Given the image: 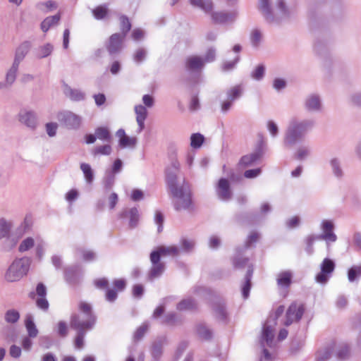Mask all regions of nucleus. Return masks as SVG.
I'll return each mask as SVG.
<instances>
[{
	"mask_svg": "<svg viewBox=\"0 0 361 361\" xmlns=\"http://www.w3.org/2000/svg\"><path fill=\"white\" fill-rule=\"evenodd\" d=\"M180 173V164L176 154L170 157V164L165 169L166 183L172 195L176 198L173 207L176 211L194 210L190 185L185 178L178 185V175Z\"/></svg>",
	"mask_w": 361,
	"mask_h": 361,
	"instance_id": "1",
	"label": "nucleus"
},
{
	"mask_svg": "<svg viewBox=\"0 0 361 361\" xmlns=\"http://www.w3.org/2000/svg\"><path fill=\"white\" fill-rule=\"evenodd\" d=\"M80 314L74 313L71 316L70 326L75 331L87 332L94 326L97 320L91 305L80 302L78 305Z\"/></svg>",
	"mask_w": 361,
	"mask_h": 361,
	"instance_id": "2",
	"label": "nucleus"
},
{
	"mask_svg": "<svg viewBox=\"0 0 361 361\" xmlns=\"http://www.w3.org/2000/svg\"><path fill=\"white\" fill-rule=\"evenodd\" d=\"M313 123L312 121L299 122L295 118L292 119L286 132L284 145L291 147L301 141L307 130L313 126Z\"/></svg>",
	"mask_w": 361,
	"mask_h": 361,
	"instance_id": "3",
	"label": "nucleus"
},
{
	"mask_svg": "<svg viewBox=\"0 0 361 361\" xmlns=\"http://www.w3.org/2000/svg\"><path fill=\"white\" fill-rule=\"evenodd\" d=\"M276 6L279 15L274 14L270 0H259L258 9L269 23H280L283 18L288 16V11L283 0H277Z\"/></svg>",
	"mask_w": 361,
	"mask_h": 361,
	"instance_id": "4",
	"label": "nucleus"
},
{
	"mask_svg": "<svg viewBox=\"0 0 361 361\" xmlns=\"http://www.w3.org/2000/svg\"><path fill=\"white\" fill-rule=\"evenodd\" d=\"M30 262V258L25 257L16 259L5 273L6 281L10 283L20 281L24 276L27 275Z\"/></svg>",
	"mask_w": 361,
	"mask_h": 361,
	"instance_id": "5",
	"label": "nucleus"
},
{
	"mask_svg": "<svg viewBox=\"0 0 361 361\" xmlns=\"http://www.w3.org/2000/svg\"><path fill=\"white\" fill-rule=\"evenodd\" d=\"M56 117L61 125L70 130H77L81 125V118L70 111L59 112Z\"/></svg>",
	"mask_w": 361,
	"mask_h": 361,
	"instance_id": "6",
	"label": "nucleus"
},
{
	"mask_svg": "<svg viewBox=\"0 0 361 361\" xmlns=\"http://www.w3.org/2000/svg\"><path fill=\"white\" fill-rule=\"evenodd\" d=\"M305 312V307L302 304L298 305L296 302H292L286 313V319L283 324L289 326L293 322H298L302 319Z\"/></svg>",
	"mask_w": 361,
	"mask_h": 361,
	"instance_id": "7",
	"label": "nucleus"
},
{
	"mask_svg": "<svg viewBox=\"0 0 361 361\" xmlns=\"http://www.w3.org/2000/svg\"><path fill=\"white\" fill-rule=\"evenodd\" d=\"M126 37L120 33L112 34L105 43V48L111 56H114L121 53L123 48V42Z\"/></svg>",
	"mask_w": 361,
	"mask_h": 361,
	"instance_id": "8",
	"label": "nucleus"
},
{
	"mask_svg": "<svg viewBox=\"0 0 361 361\" xmlns=\"http://www.w3.org/2000/svg\"><path fill=\"white\" fill-rule=\"evenodd\" d=\"M209 13L214 24L233 23L238 16V12L236 10L230 12L212 11Z\"/></svg>",
	"mask_w": 361,
	"mask_h": 361,
	"instance_id": "9",
	"label": "nucleus"
},
{
	"mask_svg": "<svg viewBox=\"0 0 361 361\" xmlns=\"http://www.w3.org/2000/svg\"><path fill=\"white\" fill-rule=\"evenodd\" d=\"M82 273V269L79 265L66 267L64 270L65 280L71 286H78L80 283Z\"/></svg>",
	"mask_w": 361,
	"mask_h": 361,
	"instance_id": "10",
	"label": "nucleus"
},
{
	"mask_svg": "<svg viewBox=\"0 0 361 361\" xmlns=\"http://www.w3.org/2000/svg\"><path fill=\"white\" fill-rule=\"evenodd\" d=\"M211 307L216 318L223 322L226 323L228 321V313L226 311V306L224 300L221 298H216L211 302Z\"/></svg>",
	"mask_w": 361,
	"mask_h": 361,
	"instance_id": "11",
	"label": "nucleus"
},
{
	"mask_svg": "<svg viewBox=\"0 0 361 361\" xmlns=\"http://www.w3.org/2000/svg\"><path fill=\"white\" fill-rule=\"evenodd\" d=\"M334 269V262L331 259L325 258L321 264V271L316 276V281L321 283H326Z\"/></svg>",
	"mask_w": 361,
	"mask_h": 361,
	"instance_id": "12",
	"label": "nucleus"
},
{
	"mask_svg": "<svg viewBox=\"0 0 361 361\" xmlns=\"http://www.w3.org/2000/svg\"><path fill=\"white\" fill-rule=\"evenodd\" d=\"M112 289H107L105 293V300L114 302L118 298L117 292H122L126 288V281L123 279H115L113 281Z\"/></svg>",
	"mask_w": 361,
	"mask_h": 361,
	"instance_id": "13",
	"label": "nucleus"
},
{
	"mask_svg": "<svg viewBox=\"0 0 361 361\" xmlns=\"http://www.w3.org/2000/svg\"><path fill=\"white\" fill-rule=\"evenodd\" d=\"M216 192L218 197L223 201H228L231 200L233 195L230 183L228 180L224 178L219 179Z\"/></svg>",
	"mask_w": 361,
	"mask_h": 361,
	"instance_id": "14",
	"label": "nucleus"
},
{
	"mask_svg": "<svg viewBox=\"0 0 361 361\" xmlns=\"http://www.w3.org/2000/svg\"><path fill=\"white\" fill-rule=\"evenodd\" d=\"M32 42L28 40L21 42L16 49L13 63L20 65L32 48Z\"/></svg>",
	"mask_w": 361,
	"mask_h": 361,
	"instance_id": "15",
	"label": "nucleus"
},
{
	"mask_svg": "<svg viewBox=\"0 0 361 361\" xmlns=\"http://www.w3.org/2000/svg\"><path fill=\"white\" fill-rule=\"evenodd\" d=\"M262 148L258 147L255 152L243 156L238 164L242 167L250 166L257 162L262 157Z\"/></svg>",
	"mask_w": 361,
	"mask_h": 361,
	"instance_id": "16",
	"label": "nucleus"
},
{
	"mask_svg": "<svg viewBox=\"0 0 361 361\" xmlns=\"http://www.w3.org/2000/svg\"><path fill=\"white\" fill-rule=\"evenodd\" d=\"M19 121L31 129L37 126V117L32 111H21L19 113Z\"/></svg>",
	"mask_w": 361,
	"mask_h": 361,
	"instance_id": "17",
	"label": "nucleus"
},
{
	"mask_svg": "<svg viewBox=\"0 0 361 361\" xmlns=\"http://www.w3.org/2000/svg\"><path fill=\"white\" fill-rule=\"evenodd\" d=\"M334 224L329 221H324L322 222L323 233L318 235V238L331 242H335L337 240L336 235L333 232Z\"/></svg>",
	"mask_w": 361,
	"mask_h": 361,
	"instance_id": "18",
	"label": "nucleus"
},
{
	"mask_svg": "<svg viewBox=\"0 0 361 361\" xmlns=\"http://www.w3.org/2000/svg\"><path fill=\"white\" fill-rule=\"evenodd\" d=\"M253 266L249 265L241 288L242 295L245 299H247L250 295V291L252 286L251 279L253 275Z\"/></svg>",
	"mask_w": 361,
	"mask_h": 361,
	"instance_id": "19",
	"label": "nucleus"
},
{
	"mask_svg": "<svg viewBox=\"0 0 361 361\" xmlns=\"http://www.w3.org/2000/svg\"><path fill=\"white\" fill-rule=\"evenodd\" d=\"M128 214L130 216L129 226L131 228H134L137 226L140 218L137 208L133 207L129 210V212L127 210L123 211L119 214V217L123 219L126 218Z\"/></svg>",
	"mask_w": 361,
	"mask_h": 361,
	"instance_id": "20",
	"label": "nucleus"
},
{
	"mask_svg": "<svg viewBox=\"0 0 361 361\" xmlns=\"http://www.w3.org/2000/svg\"><path fill=\"white\" fill-rule=\"evenodd\" d=\"M242 249H238L236 255L232 259V264L235 269H242L246 266L252 265L249 264V258L242 255Z\"/></svg>",
	"mask_w": 361,
	"mask_h": 361,
	"instance_id": "21",
	"label": "nucleus"
},
{
	"mask_svg": "<svg viewBox=\"0 0 361 361\" xmlns=\"http://www.w3.org/2000/svg\"><path fill=\"white\" fill-rule=\"evenodd\" d=\"M63 92L74 102H80L85 99V94L83 92L78 89H73L66 84L64 85Z\"/></svg>",
	"mask_w": 361,
	"mask_h": 361,
	"instance_id": "22",
	"label": "nucleus"
},
{
	"mask_svg": "<svg viewBox=\"0 0 361 361\" xmlns=\"http://www.w3.org/2000/svg\"><path fill=\"white\" fill-rule=\"evenodd\" d=\"M204 61L199 56H190L186 59L185 68L188 71H194L202 68Z\"/></svg>",
	"mask_w": 361,
	"mask_h": 361,
	"instance_id": "23",
	"label": "nucleus"
},
{
	"mask_svg": "<svg viewBox=\"0 0 361 361\" xmlns=\"http://www.w3.org/2000/svg\"><path fill=\"white\" fill-rule=\"evenodd\" d=\"M335 345V342H332L324 348L317 351L316 354V361L329 360L334 350Z\"/></svg>",
	"mask_w": 361,
	"mask_h": 361,
	"instance_id": "24",
	"label": "nucleus"
},
{
	"mask_svg": "<svg viewBox=\"0 0 361 361\" xmlns=\"http://www.w3.org/2000/svg\"><path fill=\"white\" fill-rule=\"evenodd\" d=\"M61 19V14L59 13L54 16H48L41 23L40 27L44 32H47L52 26L57 25Z\"/></svg>",
	"mask_w": 361,
	"mask_h": 361,
	"instance_id": "25",
	"label": "nucleus"
},
{
	"mask_svg": "<svg viewBox=\"0 0 361 361\" xmlns=\"http://www.w3.org/2000/svg\"><path fill=\"white\" fill-rule=\"evenodd\" d=\"M18 65H16L13 63L12 66L8 71L6 75V83L0 82V89L6 87L7 85H11L16 78L17 72L18 70Z\"/></svg>",
	"mask_w": 361,
	"mask_h": 361,
	"instance_id": "26",
	"label": "nucleus"
},
{
	"mask_svg": "<svg viewBox=\"0 0 361 361\" xmlns=\"http://www.w3.org/2000/svg\"><path fill=\"white\" fill-rule=\"evenodd\" d=\"M305 108L307 110L319 111L321 109L320 98L317 94L310 95L305 101Z\"/></svg>",
	"mask_w": 361,
	"mask_h": 361,
	"instance_id": "27",
	"label": "nucleus"
},
{
	"mask_svg": "<svg viewBox=\"0 0 361 361\" xmlns=\"http://www.w3.org/2000/svg\"><path fill=\"white\" fill-rule=\"evenodd\" d=\"M292 283V274L289 271H284L279 274L277 284L284 288H288Z\"/></svg>",
	"mask_w": 361,
	"mask_h": 361,
	"instance_id": "28",
	"label": "nucleus"
},
{
	"mask_svg": "<svg viewBox=\"0 0 361 361\" xmlns=\"http://www.w3.org/2000/svg\"><path fill=\"white\" fill-rule=\"evenodd\" d=\"M189 2L192 6L198 7L207 13L211 12L214 8L212 0H189Z\"/></svg>",
	"mask_w": 361,
	"mask_h": 361,
	"instance_id": "29",
	"label": "nucleus"
},
{
	"mask_svg": "<svg viewBox=\"0 0 361 361\" xmlns=\"http://www.w3.org/2000/svg\"><path fill=\"white\" fill-rule=\"evenodd\" d=\"M197 307L195 300L191 298L182 300L176 306V309L179 311L196 310Z\"/></svg>",
	"mask_w": 361,
	"mask_h": 361,
	"instance_id": "30",
	"label": "nucleus"
},
{
	"mask_svg": "<svg viewBox=\"0 0 361 361\" xmlns=\"http://www.w3.org/2000/svg\"><path fill=\"white\" fill-rule=\"evenodd\" d=\"M267 322L263 325L262 333V341H265L268 345L272 343L274 338V329L271 326L268 325Z\"/></svg>",
	"mask_w": 361,
	"mask_h": 361,
	"instance_id": "31",
	"label": "nucleus"
},
{
	"mask_svg": "<svg viewBox=\"0 0 361 361\" xmlns=\"http://www.w3.org/2000/svg\"><path fill=\"white\" fill-rule=\"evenodd\" d=\"M164 341V338H160L155 341L152 345L151 354L156 360H159L162 355Z\"/></svg>",
	"mask_w": 361,
	"mask_h": 361,
	"instance_id": "32",
	"label": "nucleus"
},
{
	"mask_svg": "<svg viewBox=\"0 0 361 361\" xmlns=\"http://www.w3.org/2000/svg\"><path fill=\"white\" fill-rule=\"evenodd\" d=\"M94 133L96 134L97 139L107 142H110L111 141L112 136L109 130L106 127H98L95 129Z\"/></svg>",
	"mask_w": 361,
	"mask_h": 361,
	"instance_id": "33",
	"label": "nucleus"
},
{
	"mask_svg": "<svg viewBox=\"0 0 361 361\" xmlns=\"http://www.w3.org/2000/svg\"><path fill=\"white\" fill-rule=\"evenodd\" d=\"M350 348L348 343H343L340 344L336 356L340 360H345L350 357Z\"/></svg>",
	"mask_w": 361,
	"mask_h": 361,
	"instance_id": "34",
	"label": "nucleus"
},
{
	"mask_svg": "<svg viewBox=\"0 0 361 361\" xmlns=\"http://www.w3.org/2000/svg\"><path fill=\"white\" fill-rule=\"evenodd\" d=\"M197 334L202 339L209 341L212 338V331L204 324H199L196 328Z\"/></svg>",
	"mask_w": 361,
	"mask_h": 361,
	"instance_id": "35",
	"label": "nucleus"
},
{
	"mask_svg": "<svg viewBox=\"0 0 361 361\" xmlns=\"http://www.w3.org/2000/svg\"><path fill=\"white\" fill-rule=\"evenodd\" d=\"M119 20H120V29L121 32L120 35H123L124 37H126L127 34L129 32V31L131 29V23L130 22V20L128 16L126 15H121L119 16Z\"/></svg>",
	"mask_w": 361,
	"mask_h": 361,
	"instance_id": "36",
	"label": "nucleus"
},
{
	"mask_svg": "<svg viewBox=\"0 0 361 361\" xmlns=\"http://www.w3.org/2000/svg\"><path fill=\"white\" fill-rule=\"evenodd\" d=\"M112 152V147L109 144L95 147L91 152L94 157L97 155H110Z\"/></svg>",
	"mask_w": 361,
	"mask_h": 361,
	"instance_id": "37",
	"label": "nucleus"
},
{
	"mask_svg": "<svg viewBox=\"0 0 361 361\" xmlns=\"http://www.w3.org/2000/svg\"><path fill=\"white\" fill-rule=\"evenodd\" d=\"M12 228L11 222L7 221L5 219H0V240L8 238Z\"/></svg>",
	"mask_w": 361,
	"mask_h": 361,
	"instance_id": "38",
	"label": "nucleus"
},
{
	"mask_svg": "<svg viewBox=\"0 0 361 361\" xmlns=\"http://www.w3.org/2000/svg\"><path fill=\"white\" fill-rule=\"evenodd\" d=\"M25 327L29 337L35 338L38 334V330L30 315L27 316L25 319Z\"/></svg>",
	"mask_w": 361,
	"mask_h": 361,
	"instance_id": "39",
	"label": "nucleus"
},
{
	"mask_svg": "<svg viewBox=\"0 0 361 361\" xmlns=\"http://www.w3.org/2000/svg\"><path fill=\"white\" fill-rule=\"evenodd\" d=\"M165 266L164 263L152 264L151 269L149 272V279H154L159 277L164 272Z\"/></svg>",
	"mask_w": 361,
	"mask_h": 361,
	"instance_id": "40",
	"label": "nucleus"
},
{
	"mask_svg": "<svg viewBox=\"0 0 361 361\" xmlns=\"http://www.w3.org/2000/svg\"><path fill=\"white\" fill-rule=\"evenodd\" d=\"M53 45L50 43H47L43 46L38 48L36 56L38 59H43L49 56L53 51Z\"/></svg>",
	"mask_w": 361,
	"mask_h": 361,
	"instance_id": "41",
	"label": "nucleus"
},
{
	"mask_svg": "<svg viewBox=\"0 0 361 361\" xmlns=\"http://www.w3.org/2000/svg\"><path fill=\"white\" fill-rule=\"evenodd\" d=\"M57 6H58L56 2L53 0H49L45 2H39L36 6L38 9L45 13L56 9Z\"/></svg>",
	"mask_w": 361,
	"mask_h": 361,
	"instance_id": "42",
	"label": "nucleus"
},
{
	"mask_svg": "<svg viewBox=\"0 0 361 361\" xmlns=\"http://www.w3.org/2000/svg\"><path fill=\"white\" fill-rule=\"evenodd\" d=\"M80 169L84 174L87 183H92L94 180V174L90 165L86 163H81Z\"/></svg>",
	"mask_w": 361,
	"mask_h": 361,
	"instance_id": "43",
	"label": "nucleus"
},
{
	"mask_svg": "<svg viewBox=\"0 0 361 361\" xmlns=\"http://www.w3.org/2000/svg\"><path fill=\"white\" fill-rule=\"evenodd\" d=\"M4 319L7 323L15 324L20 319V313L14 309L8 310L5 313Z\"/></svg>",
	"mask_w": 361,
	"mask_h": 361,
	"instance_id": "44",
	"label": "nucleus"
},
{
	"mask_svg": "<svg viewBox=\"0 0 361 361\" xmlns=\"http://www.w3.org/2000/svg\"><path fill=\"white\" fill-rule=\"evenodd\" d=\"M92 13L96 20H102L108 14V9L106 5L97 6L92 10Z\"/></svg>",
	"mask_w": 361,
	"mask_h": 361,
	"instance_id": "45",
	"label": "nucleus"
},
{
	"mask_svg": "<svg viewBox=\"0 0 361 361\" xmlns=\"http://www.w3.org/2000/svg\"><path fill=\"white\" fill-rule=\"evenodd\" d=\"M242 92L243 89L240 85H235L227 91L228 99L233 102L241 96Z\"/></svg>",
	"mask_w": 361,
	"mask_h": 361,
	"instance_id": "46",
	"label": "nucleus"
},
{
	"mask_svg": "<svg viewBox=\"0 0 361 361\" xmlns=\"http://www.w3.org/2000/svg\"><path fill=\"white\" fill-rule=\"evenodd\" d=\"M158 248L163 256H177L180 252V250L176 246L174 245L169 247L160 246Z\"/></svg>",
	"mask_w": 361,
	"mask_h": 361,
	"instance_id": "47",
	"label": "nucleus"
},
{
	"mask_svg": "<svg viewBox=\"0 0 361 361\" xmlns=\"http://www.w3.org/2000/svg\"><path fill=\"white\" fill-rule=\"evenodd\" d=\"M34 245V239L32 237H27L21 242L18 247V250L20 252H24L33 247Z\"/></svg>",
	"mask_w": 361,
	"mask_h": 361,
	"instance_id": "48",
	"label": "nucleus"
},
{
	"mask_svg": "<svg viewBox=\"0 0 361 361\" xmlns=\"http://www.w3.org/2000/svg\"><path fill=\"white\" fill-rule=\"evenodd\" d=\"M321 240L317 235H308L305 239L306 247L305 251L309 255H311L314 252L313 244L315 240Z\"/></svg>",
	"mask_w": 361,
	"mask_h": 361,
	"instance_id": "49",
	"label": "nucleus"
},
{
	"mask_svg": "<svg viewBox=\"0 0 361 361\" xmlns=\"http://www.w3.org/2000/svg\"><path fill=\"white\" fill-rule=\"evenodd\" d=\"M115 183V175L112 173H108L106 174L103 180V185L105 190H110Z\"/></svg>",
	"mask_w": 361,
	"mask_h": 361,
	"instance_id": "50",
	"label": "nucleus"
},
{
	"mask_svg": "<svg viewBox=\"0 0 361 361\" xmlns=\"http://www.w3.org/2000/svg\"><path fill=\"white\" fill-rule=\"evenodd\" d=\"M149 329V325L147 323H144L142 324L141 326H140L135 331V334H134V336H133V338L135 341H139L140 340H141L145 333Z\"/></svg>",
	"mask_w": 361,
	"mask_h": 361,
	"instance_id": "51",
	"label": "nucleus"
},
{
	"mask_svg": "<svg viewBox=\"0 0 361 361\" xmlns=\"http://www.w3.org/2000/svg\"><path fill=\"white\" fill-rule=\"evenodd\" d=\"M190 145L193 148H199L202 145L204 137L200 133H194L190 137Z\"/></svg>",
	"mask_w": 361,
	"mask_h": 361,
	"instance_id": "52",
	"label": "nucleus"
},
{
	"mask_svg": "<svg viewBox=\"0 0 361 361\" xmlns=\"http://www.w3.org/2000/svg\"><path fill=\"white\" fill-rule=\"evenodd\" d=\"M361 275V266H354L351 267L348 272V280L350 282L354 281Z\"/></svg>",
	"mask_w": 361,
	"mask_h": 361,
	"instance_id": "53",
	"label": "nucleus"
},
{
	"mask_svg": "<svg viewBox=\"0 0 361 361\" xmlns=\"http://www.w3.org/2000/svg\"><path fill=\"white\" fill-rule=\"evenodd\" d=\"M195 246L193 240H188L186 238H182L180 240V250L185 252H190L192 250Z\"/></svg>",
	"mask_w": 361,
	"mask_h": 361,
	"instance_id": "54",
	"label": "nucleus"
},
{
	"mask_svg": "<svg viewBox=\"0 0 361 361\" xmlns=\"http://www.w3.org/2000/svg\"><path fill=\"white\" fill-rule=\"evenodd\" d=\"M147 51L144 48H139L135 51L133 55V60L135 63H140L145 61Z\"/></svg>",
	"mask_w": 361,
	"mask_h": 361,
	"instance_id": "55",
	"label": "nucleus"
},
{
	"mask_svg": "<svg viewBox=\"0 0 361 361\" xmlns=\"http://www.w3.org/2000/svg\"><path fill=\"white\" fill-rule=\"evenodd\" d=\"M93 284L97 288L100 289V290H106L107 289H109V281L105 277L99 278V279L94 280Z\"/></svg>",
	"mask_w": 361,
	"mask_h": 361,
	"instance_id": "56",
	"label": "nucleus"
},
{
	"mask_svg": "<svg viewBox=\"0 0 361 361\" xmlns=\"http://www.w3.org/2000/svg\"><path fill=\"white\" fill-rule=\"evenodd\" d=\"M135 112L136 114V119H146L147 116V111L145 106L139 104L135 106Z\"/></svg>",
	"mask_w": 361,
	"mask_h": 361,
	"instance_id": "57",
	"label": "nucleus"
},
{
	"mask_svg": "<svg viewBox=\"0 0 361 361\" xmlns=\"http://www.w3.org/2000/svg\"><path fill=\"white\" fill-rule=\"evenodd\" d=\"M261 39V32L258 29L253 30L250 35V40L252 46L255 47H258Z\"/></svg>",
	"mask_w": 361,
	"mask_h": 361,
	"instance_id": "58",
	"label": "nucleus"
},
{
	"mask_svg": "<svg viewBox=\"0 0 361 361\" xmlns=\"http://www.w3.org/2000/svg\"><path fill=\"white\" fill-rule=\"evenodd\" d=\"M119 146L121 148H125L126 147L134 146L136 143V139L135 137H129L127 135L122 139H119Z\"/></svg>",
	"mask_w": 361,
	"mask_h": 361,
	"instance_id": "59",
	"label": "nucleus"
},
{
	"mask_svg": "<svg viewBox=\"0 0 361 361\" xmlns=\"http://www.w3.org/2000/svg\"><path fill=\"white\" fill-rule=\"evenodd\" d=\"M264 66L263 65H259L257 66L255 70L252 73V77L257 80H260L264 77Z\"/></svg>",
	"mask_w": 361,
	"mask_h": 361,
	"instance_id": "60",
	"label": "nucleus"
},
{
	"mask_svg": "<svg viewBox=\"0 0 361 361\" xmlns=\"http://www.w3.org/2000/svg\"><path fill=\"white\" fill-rule=\"evenodd\" d=\"M77 335L75 338V347L77 348H82L84 346V337L87 332L76 331Z\"/></svg>",
	"mask_w": 361,
	"mask_h": 361,
	"instance_id": "61",
	"label": "nucleus"
},
{
	"mask_svg": "<svg viewBox=\"0 0 361 361\" xmlns=\"http://www.w3.org/2000/svg\"><path fill=\"white\" fill-rule=\"evenodd\" d=\"M331 165L333 169L334 173L337 177H341L343 171L340 167V163L337 159H333L331 161Z\"/></svg>",
	"mask_w": 361,
	"mask_h": 361,
	"instance_id": "62",
	"label": "nucleus"
},
{
	"mask_svg": "<svg viewBox=\"0 0 361 361\" xmlns=\"http://www.w3.org/2000/svg\"><path fill=\"white\" fill-rule=\"evenodd\" d=\"M240 60V56L238 55L235 56L233 61H226L222 65V70L224 71H229L234 68L235 65L238 63Z\"/></svg>",
	"mask_w": 361,
	"mask_h": 361,
	"instance_id": "63",
	"label": "nucleus"
},
{
	"mask_svg": "<svg viewBox=\"0 0 361 361\" xmlns=\"http://www.w3.org/2000/svg\"><path fill=\"white\" fill-rule=\"evenodd\" d=\"M216 59V49L213 47H210L207 49L204 58V63H210L215 60Z\"/></svg>",
	"mask_w": 361,
	"mask_h": 361,
	"instance_id": "64",
	"label": "nucleus"
}]
</instances>
